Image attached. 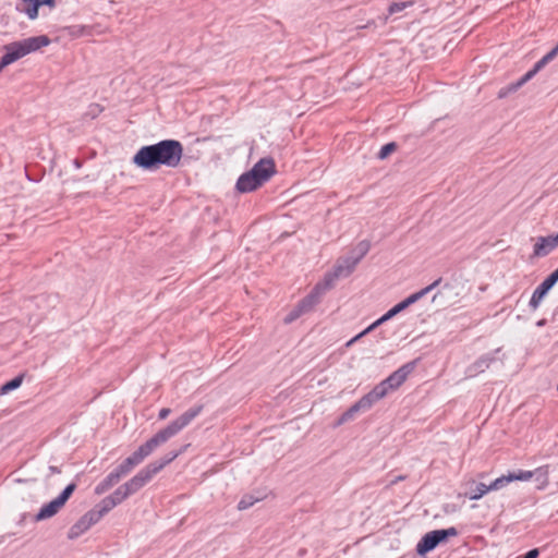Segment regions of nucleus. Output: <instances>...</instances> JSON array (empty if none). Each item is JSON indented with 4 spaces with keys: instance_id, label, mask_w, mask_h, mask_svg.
I'll return each instance as SVG.
<instances>
[{
    "instance_id": "obj_1",
    "label": "nucleus",
    "mask_w": 558,
    "mask_h": 558,
    "mask_svg": "<svg viewBox=\"0 0 558 558\" xmlns=\"http://www.w3.org/2000/svg\"><path fill=\"white\" fill-rule=\"evenodd\" d=\"M179 454V452H173L168 459L155 461L146 465L125 484L117 488L110 496L102 499L95 510L86 513L76 523L75 529H80L81 531L88 530L92 525L97 523L106 513H108L116 506L124 501L130 495L140 490L167 464L173 461Z\"/></svg>"
},
{
    "instance_id": "obj_2",
    "label": "nucleus",
    "mask_w": 558,
    "mask_h": 558,
    "mask_svg": "<svg viewBox=\"0 0 558 558\" xmlns=\"http://www.w3.org/2000/svg\"><path fill=\"white\" fill-rule=\"evenodd\" d=\"M183 147L179 141L163 140L141 147L133 156V163L141 170L155 171L160 167L177 168L182 159Z\"/></svg>"
},
{
    "instance_id": "obj_3",
    "label": "nucleus",
    "mask_w": 558,
    "mask_h": 558,
    "mask_svg": "<svg viewBox=\"0 0 558 558\" xmlns=\"http://www.w3.org/2000/svg\"><path fill=\"white\" fill-rule=\"evenodd\" d=\"M201 412L202 407L199 405L182 413L175 420L170 422L165 428L160 429L144 444H142L131 456H129V464H133L135 468L142 463L160 445L167 442L171 437L175 436L183 428H185Z\"/></svg>"
},
{
    "instance_id": "obj_4",
    "label": "nucleus",
    "mask_w": 558,
    "mask_h": 558,
    "mask_svg": "<svg viewBox=\"0 0 558 558\" xmlns=\"http://www.w3.org/2000/svg\"><path fill=\"white\" fill-rule=\"evenodd\" d=\"M411 369L402 366L391 373L386 379L377 384L372 390L362 396L343 414L342 421L351 420L356 413L371 409L375 403L386 398L390 392L399 389L407 380Z\"/></svg>"
},
{
    "instance_id": "obj_5",
    "label": "nucleus",
    "mask_w": 558,
    "mask_h": 558,
    "mask_svg": "<svg viewBox=\"0 0 558 558\" xmlns=\"http://www.w3.org/2000/svg\"><path fill=\"white\" fill-rule=\"evenodd\" d=\"M276 174V165L272 158L258 160L248 171L242 173L236 182L235 190L241 194L252 193L267 183Z\"/></svg>"
},
{
    "instance_id": "obj_6",
    "label": "nucleus",
    "mask_w": 558,
    "mask_h": 558,
    "mask_svg": "<svg viewBox=\"0 0 558 558\" xmlns=\"http://www.w3.org/2000/svg\"><path fill=\"white\" fill-rule=\"evenodd\" d=\"M49 45L50 39L45 35L28 37L7 45L0 60V72L5 66Z\"/></svg>"
},
{
    "instance_id": "obj_7",
    "label": "nucleus",
    "mask_w": 558,
    "mask_h": 558,
    "mask_svg": "<svg viewBox=\"0 0 558 558\" xmlns=\"http://www.w3.org/2000/svg\"><path fill=\"white\" fill-rule=\"evenodd\" d=\"M76 485L71 483L51 501L44 505L35 514V521H44L56 515L66 504L71 495L74 493Z\"/></svg>"
},
{
    "instance_id": "obj_8",
    "label": "nucleus",
    "mask_w": 558,
    "mask_h": 558,
    "mask_svg": "<svg viewBox=\"0 0 558 558\" xmlns=\"http://www.w3.org/2000/svg\"><path fill=\"white\" fill-rule=\"evenodd\" d=\"M457 531L454 527L446 530H435L426 533L416 545V553L420 556H424L428 551H432L440 543L445 542L449 536H456Z\"/></svg>"
},
{
    "instance_id": "obj_9",
    "label": "nucleus",
    "mask_w": 558,
    "mask_h": 558,
    "mask_svg": "<svg viewBox=\"0 0 558 558\" xmlns=\"http://www.w3.org/2000/svg\"><path fill=\"white\" fill-rule=\"evenodd\" d=\"M134 469L133 464H129V459H124L110 474L107 475L96 487V495L100 496L116 485L123 476Z\"/></svg>"
},
{
    "instance_id": "obj_10",
    "label": "nucleus",
    "mask_w": 558,
    "mask_h": 558,
    "mask_svg": "<svg viewBox=\"0 0 558 558\" xmlns=\"http://www.w3.org/2000/svg\"><path fill=\"white\" fill-rule=\"evenodd\" d=\"M558 281V268L554 270L549 276H547L541 284L536 287V289L533 291L529 306L531 310L536 311L547 293L550 291V289L557 283Z\"/></svg>"
},
{
    "instance_id": "obj_11",
    "label": "nucleus",
    "mask_w": 558,
    "mask_h": 558,
    "mask_svg": "<svg viewBox=\"0 0 558 558\" xmlns=\"http://www.w3.org/2000/svg\"><path fill=\"white\" fill-rule=\"evenodd\" d=\"M558 247V232L556 234L536 238L533 244V256L542 258L553 253Z\"/></svg>"
},
{
    "instance_id": "obj_12",
    "label": "nucleus",
    "mask_w": 558,
    "mask_h": 558,
    "mask_svg": "<svg viewBox=\"0 0 558 558\" xmlns=\"http://www.w3.org/2000/svg\"><path fill=\"white\" fill-rule=\"evenodd\" d=\"M438 294L441 295L449 305H456L465 298V286L460 281H450L442 287Z\"/></svg>"
},
{
    "instance_id": "obj_13",
    "label": "nucleus",
    "mask_w": 558,
    "mask_h": 558,
    "mask_svg": "<svg viewBox=\"0 0 558 558\" xmlns=\"http://www.w3.org/2000/svg\"><path fill=\"white\" fill-rule=\"evenodd\" d=\"M54 5V0H21V4L16 9L26 15L28 20L34 21L38 17L40 8L48 7L53 9Z\"/></svg>"
},
{
    "instance_id": "obj_14",
    "label": "nucleus",
    "mask_w": 558,
    "mask_h": 558,
    "mask_svg": "<svg viewBox=\"0 0 558 558\" xmlns=\"http://www.w3.org/2000/svg\"><path fill=\"white\" fill-rule=\"evenodd\" d=\"M532 481L537 489L543 490L549 484V470L547 466H541L533 471Z\"/></svg>"
},
{
    "instance_id": "obj_15",
    "label": "nucleus",
    "mask_w": 558,
    "mask_h": 558,
    "mask_svg": "<svg viewBox=\"0 0 558 558\" xmlns=\"http://www.w3.org/2000/svg\"><path fill=\"white\" fill-rule=\"evenodd\" d=\"M404 310L401 302L392 306L386 314H384L381 317H379L377 320H375L372 325H369L366 329L363 330V333H368L379 325L384 324L385 322L389 320L400 312Z\"/></svg>"
},
{
    "instance_id": "obj_16",
    "label": "nucleus",
    "mask_w": 558,
    "mask_h": 558,
    "mask_svg": "<svg viewBox=\"0 0 558 558\" xmlns=\"http://www.w3.org/2000/svg\"><path fill=\"white\" fill-rule=\"evenodd\" d=\"M502 487V480L496 478L490 485L478 484L474 490V494L470 496L471 500H478L490 490H497Z\"/></svg>"
},
{
    "instance_id": "obj_17",
    "label": "nucleus",
    "mask_w": 558,
    "mask_h": 558,
    "mask_svg": "<svg viewBox=\"0 0 558 558\" xmlns=\"http://www.w3.org/2000/svg\"><path fill=\"white\" fill-rule=\"evenodd\" d=\"M439 283V280L434 281L432 284L425 287L424 289L420 290L418 292H415L408 298H405L403 301H401V304L403 305L404 310L409 307L410 305L414 304L418 300H421L423 296H425L429 291H432L434 288H436Z\"/></svg>"
},
{
    "instance_id": "obj_18",
    "label": "nucleus",
    "mask_w": 558,
    "mask_h": 558,
    "mask_svg": "<svg viewBox=\"0 0 558 558\" xmlns=\"http://www.w3.org/2000/svg\"><path fill=\"white\" fill-rule=\"evenodd\" d=\"M532 473H533V471H519L518 473H514V474L501 476V477H499V480H502V487H504L506 484L513 482V481H521V482L530 481L533 476Z\"/></svg>"
},
{
    "instance_id": "obj_19",
    "label": "nucleus",
    "mask_w": 558,
    "mask_h": 558,
    "mask_svg": "<svg viewBox=\"0 0 558 558\" xmlns=\"http://www.w3.org/2000/svg\"><path fill=\"white\" fill-rule=\"evenodd\" d=\"M23 380H24V375H19L16 377H14L13 379L9 380L8 383H5L4 385L1 386L0 396H5L15 389H19L22 386Z\"/></svg>"
},
{
    "instance_id": "obj_20",
    "label": "nucleus",
    "mask_w": 558,
    "mask_h": 558,
    "mask_svg": "<svg viewBox=\"0 0 558 558\" xmlns=\"http://www.w3.org/2000/svg\"><path fill=\"white\" fill-rule=\"evenodd\" d=\"M557 54H558V45H556L548 53H546L541 60H538L534 64L535 70H537L539 72Z\"/></svg>"
},
{
    "instance_id": "obj_21",
    "label": "nucleus",
    "mask_w": 558,
    "mask_h": 558,
    "mask_svg": "<svg viewBox=\"0 0 558 558\" xmlns=\"http://www.w3.org/2000/svg\"><path fill=\"white\" fill-rule=\"evenodd\" d=\"M355 265H356V260L352 262L350 264L349 263H344V264L338 265L335 268V277L340 278V277L348 276L353 270Z\"/></svg>"
},
{
    "instance_id": "obj_22",
    "label": "nucleus",
    "mask_w": 558,
    "mask_h": 558,
    "mask_svg": "<svg viewBox=\"0 0 558 558\" xmlns=\"http://www.w3.org/2000/svg\"><path fill=\"white\" fill-rule=\"evenodd\" d=\"M538 71L533 66L527 73H525L517 83L512 85V90H517L521 86H523L526 82H529Z\"/></svg>"
},
{
    "instance_id": "obj_23",
    "label": "nucleus",
    "mask_w": 558,
    "mask_h": 558,
    "mask_svg": "<svg viewBox=\"0 0 558 558\" xmlns=\"http://www.w3.org/2000/svg\"><path fill=\"white\" fill-rule=\"evenodd\" d=\"M393 149H395L393 143H389V144L383 146L380 149V153H379V157L381 159L386 158Z\"/></svg>"
},
{
    "instance_id": "obj_24",
    "label": "nucleus",
    "mask_w": 558,
    "mask_h": 558,
    "mask_svg": "<svg viewBox=\"0 0 558 558\" xmlns=\"http://www.w3.org/2000/svg\"><path fill=\"white\" fill-rule=\"evenodd\" d=\"M171 413V410L169 408H162L160 409L159 413H158V417L159 420L163 421L166 420Z\"/></svg>"
},
{
    "instance_id": "obj_25",
    "label": "nucleus",
    "mask_w": 558,
    "mask_h": 558,
    "mask_svg": "<svg viewBox=\"0 0 558 558\" xmlns=\"http://www.w3.org/2000/svg\"><path fill=\"white\" fill-rule=\"evenodd\" d=\"M403 4L393 3L389 7V12L395 13L397 11H400L402 9Z\"/></svg>"
},
{
    "instance_id": "obj_26",
    "label": "nucleus",
    "mask_w": 558,
    "mask_h": 558,
    "mask_svg": "<svg viewBox=\"0 0 558 558\" xmlns=\"http://www.w3.org/2000/svg\"><path fill=\"white\" fill-rule=\"evenodd\" d=\"M366 333H363V331H361L359 335H356L354 338H352L350 341L347 342V347L352 345L354 342H356V340L364 337Z\"/></svg>"
},
{
    "instance_id": "obj_27",
    "label": "nucleus",
    "mask_w": 558,
    "mask_h": 558,
    "mask_svg": "<svg viewBox=\"0 0 558 558\" xmlns=\"http://www.w3.org/2000/svg\"><path fill=\"white\" fill-rule=\"evenodd\" d=\"M366 333H363V331H361L359 335H356L354 338H352L350 341L347 342V347L352 345L354 342H356V340L364 337Z\"/></svg>"
},
{
    "instance_id": "obj_28",
    "label": "nucleus",
    "mask_w": 558,
    "mask_h": 558,
    "mask_svg": "<svg viewBox=\"0 0 558 558\" xmlns=\"http://www.w3.org/2000/svg\"><path fill=\"white\" fill-rule=\"evenodd\" d=\"M537 555H538V550L532 549V550L527 551L523 558H536Z\"/></svg>"
},
{
    "instance_id": "obj_29",
    "label": "nucleus",
    "mask_w": 558,
    "mask_h": 558,
    "mask_svg": "<svg viewBox=\"0 0 558 558\" xmlns=\"http://www.w3.org/2000/svg\"><path fill=\"white\" fill-rule=\"evenodd\" d=\"M76 524L73 526L72 529V533H74V531H77L75 532V535H78V532H82L80 529H75Z\"/></svg>"
},
{
    "instance_id": "obj_30",
    "label": "nucleus",
    "mask_w": 558,
    "mask_h": 558,
    "mask_svg": "<svg viewBox=\"0 0 558 558\" xmlns=\"http://www.w3.org/2000/svg\"><path fill=\"white\" fill-rule=\"evenodd\" d=\"M245 508H246V506H245V505H243V501H241V502L239 504V509H245Z\"/></svg>"
}]
</instances>
